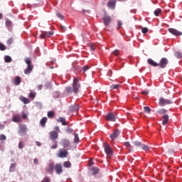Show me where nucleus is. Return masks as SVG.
Here are the masks:
<instances>
[{
  "label": "nucleus",
  "mask_w": 182,
  "mask_h": 182,
  "mask_svg": "<svg viewBox=\"0 0 182 182\" xmlns=\"http://www.w3.org/2000/svg\"><path fill=\"white\" fill-rule=\"evenodd\" d=\"M80 78L79 77H75L73 79V87H67L65 91L67 93H77L80 89V83L79 82Z\"/></svg>",
  "instance_id": "1"
},
{
  "label": "nucleus",
  "mask_w": 182,
  "mask_h": 182,
  "mask_svg": "<svg viewBox=\"0 0 182 182\" xmlns=\"http://www.w3.org/2000/svg\"><path fill=\"white\" fill-rule=\"evenodd\" d=\"M25 62L28 66L27 68L24 70V73L25 75H29L33 69V66L31 65L32 61H31V58H26Z\"/></svg>",
  "instance_id": "2"
},
{
  "label": "nucleus",
  "mask_w": 182,
  "mask_h": 182,
  "mask_svg": "<svg viewBox=\"0 0 182 182\" xmlns=\"http://www.w3.org/2000/svg\"><path fill=\"white\" fill-rule=\"evenodd\" d=\"M167 65H168V59L166 58H162L158 63V66L160 69H166V68H167Z\"/></svg>",
  "instance_id": "3"
},
{
  "label": "nucleus",
  "mask_w": 182,
  "mask_h": 182,
  "mask_svg": "<svg viewBox=\"0 0 182 182\" xmlns=\"http://www.w3.org/2000/svg\"><path fill=\"white\" fill-rule=\"evenodd\" d=\"M171 103H173V101H171V100H166L163 97L159 98V105L162 107L166 106V105H171Z\"/></svg>",
  "instance_id": "4"
},
{
  "label": "nucleus",
  "mask_w": 182,
  "mask_h": 182,
  "mask_svg": "<svg viewBox=\"0 0 182 182\" xmlns=\"http://www.w3.org/2000/svg\"><path fill=\"white\" fill-rule=\"evenodd\" d=\"M26 132H28V127H26V125H19L18 133L20 134V136H25V134H26Z\"/></svg>",
  "instance_id": "5"
},
{
  "label": "nucleus",
  "mask_w": 182,
  "mask_h": 182,
  "mask_svg": "<svg viewBox=\"0 0 182 182\" xmlns=\"http://www.w3.org/2000/svg\"><path fill=\"white\" fill-rule=\"evenodd\" d=\"M53 35V32L52 31H43L42 33L39 36V38L41 39H46V38H50Z\"/></svg>",
  "instance_id": "6"
},
{
  "label": "nucleus",
  "mask_w": 182,
  "mask_h": 182,
  "mask_svg": "<svg viewBox=\"0 0 182 182\" xmlns=\"http://www.w3.org/2000/svg\"><path fill=\"white\" fill-rule=\"evenodd\" d=\"M168 31L170 33H171L174 36H181V35H182V32L178 31V30H177L176 28H168Z\"/></svg>",
  "instance_id": "7"
},
{
  "label": "nucleus",
  "mask_w": 182,
  "mask_h": 182,
  "mask_svg": "<svg viewBox=\"0 0 182 182\" xmlns=\"http://www.w3.org/2000/svg\"><path fill=\"white\" fill-rule=\"evenodd\" d=\"M104 149L108 156H110L111 154H113V151H112V148H110V146L107 143H104Z\"/></svg>",
  "instance_id": "8"
},
{
  "label": "nucleus",
  "mask_w": 182,
  "mask_h": 182,
  "mask_svg": "<svg viewBox=\"0 0 182 182\" xmlns=\"http://www.w3.org/2000/svg\"><path fill=\"white\" fill-rule=\"evenodd\" d=\"M106 120H108V122H116V115L113 112H109L106 116Z\"/></svg>",
  "instance_id": "9"
},
{
  "label": "nucleus",
  "mask_w": 182,
  "mask_h": 182,
  "mask_svg": "<svg viewBox=\"0 0 182 182\" xmlns=\"http://www.w3.org/2000/svg\"><path fill=\"white\" fill-rule=\"evenodd\" d=\"M120 134V131L119 129H116L112 134L109 135L111 140H116L119 137Z\"/></svg>",
  "instance_id": "10"
},
{
  "label": "nucleus",
  "mask_w": 182,
  "mask_h": 182,
  "mask_svg": "<svg viewBox=\"0 0 182 182\" xmlns=\"http://www.w3.org/2000/svg\"><path fill=\"white\" fill-rule=\"evenodd\" d=\"M49 136H50V140H52L53 141H55V140L58 139L59 135L56 131H53L49 133Z\"/></svg>",
  "instance_id": "11"
},
{
  "label": "nucleus",
  "mask_w": 182,
  "mask_h": 182,
  "mask_svg": "<svg viewBox=\"0 0 182 182\" xmlns=\"http://www.w3.org/2000/svg\"><path fill=\"white\" fill-rule=\"evenodd\" d=\"M102 21L105 26H109L110 22H112V18L109 16H105L103 17Z\"/></svg>",
  "instance_id": "12"
},
{
  "label": "nucleus",
  "mask_w": 182,
  "mask_h": 182,
  "mask_svg": "<svg viewBox=\"0 0 182 182\" xmlns=\"http://www.w3.org/2000/svg\"><path fill=\"white\" fill-rule=\"evenodd\" d=\"M107 6L109 9H114V6H116V0H109Z\"/></svg>",
  "instance_id": "13"
},
{
  "label": "nucleus",
  "mask_w": 182,
  "mask_h": 182,
  "mask_svg": "<svg viewBox=\"0 0 182 182\" xmlns=\"http://www.w3.org/2000/svg\"><path fill=\"white\" fill-rule=\"evenodd\" d=\"M12 120L13 122H14V123H19L22 122V117H21L20 114H16L13 116Z\"/></svg>",
  "instance_id": "14"
},
{
  "label": "nucleus",
  "mask_w": 182,
  "mask_h": 182,
  "mask_svg": "<svg viewBox=\"0 0 182 182\" xmlns=\"http://www.w3.org/2000/svg\"><path fill=\"white\" fill-rule=\"evenodd\" d=\"M63 172V169H62V164H57L55 165V173H57V174H62Z\"/></svg>",
  "instance_id": "15"
},
{
  "label": "nucleus",
  "mask_w": 182,
  "mask_h": 182,
  "mask_svg": "<svg viewBox=\"0 0 182 182\" xmlns=\"http://www.w3.org/2000/svg\"><path fill=\"white\" fill-rule=\"evenodd\" d=\"M68 154H69L68 151H60L58 157H60V159H65V157H68Z\"/></svg>",
  "instance_id": "16"
},
{
  "label": "nucleus",
  "mask_w": 182,
  "mask_h": 182,
  "mask_svg": "<svg viewBox=\"0 0 182 182\" xmlns=\"http://www.w3.org/2000/svg\"><path fill=\"white\" fill-rule=\"evenodd\" d=\"M168 123V114H164L162 116V124L164 126H166Z\"/></svg>",
  "instance_id": "17"
},
{
  "label": "nucleus",
  "mask_w": 182,
  "mask_h": 182,
  "mask_svg": "<svg viewBox=\"0 0 182 182\" xmlns=\"http://www.w3.org/2000/svg\"><path fill=\"white\" fill-rule=\"evenodd\" d=\"M21 82H22V80L21 79V77L16 76L14 80V84L16 86H19L21 85Z\"/></svg>",
  "instance_id": "18"
},
{
  "label": "nucleus",
  "mask_w": 182,
  "mask_h": 182,
  "mask_svg": "<svg viewBox=\"0 0 182 182\" xmlns=\"http://www.w3.org/2000/svg\"><path fill=\"white\" fill-rule=\"evenodd\" d=\"M147 63H149V65H151V66H154V68L159 66V63H156L151 58L148 59Z\"/></svg>",
  "instance_id": "19"
},
{
  "label": "nucleus",
  "mask_w": 182,
  "mask_h": 182,
  "mask_svg": "<svg viewBox=\"0 0 182 182\" xmlns=\"http://www.w3.org/2000/svg\"><path fill=\"white\" fill-rule=\"evenodd\" d=\"M19 100H21V102H23V103H24V105H28V103L31 102V100H29V99H28L23 96H20Z\"/></svg>",
  "instance_id": "20"
},
{
  "label": "nucleus",
  "mask_w": 182,
  "mask_h": 182,
  "mask_svg": "<svg viewBox=\"0 0 182 182\" xmlns=\"http://www.w3.org/2000/svg\"><path fill=\"white\" fill-rule=\"evenodd\" d=\"M62 144L65 149L68 148L69 146H70V142L69 141V139H63Z\"/></svg>",
  "instance_id": "21"
},
{
  "label": "nucleus",
  "mask_w": 182,
  "mask_h": 182,
  "mask_svg": "<svg viewBox=\"0 0 182 182\" xmlns=\"http://www.w3.org/2000/svg\"><path fill=\"white\" fill-rule=\"evenodd\" d=\"M48 122V118L47 117H43L41 121H40V125L41 127H45L46 126V122Z\"/></svg>",
  "instance_id": "22"
},
{
  "label": "nucleus",
  "mask_w": 182,
  "mask_h": 182,
  "mask_svg": "<svg viewBox=\"0 0 182 182\" xmlns=\"http://www.w3.org/2000/svg\"><path fill=\"white\" fill-rule=\"evenodd\" d=\"M58 123H62L63 126H68V123L66 122V119L63 117H60L57 119Z\"/></svg>",
  "instance_id": "23"
},
{
  "label": "nucleus",
  "mask_w": 182,
  "mask_h": 182,
  "mask_svg": "<svg viewBox=\"0 0 182 182\" xmlns=\"http://www.w3.org/2000/svg\"><path fill=\"white\" fill-rule=\"evenodd\" d=\"M79 105H72L71 107H70V112H77V110H79Z\"/></svg>",
  "instance_id": "24"
},
{
  "label": "nucleus",
  "mask_w": 182,
  "mask_h": 182,
  "mask_svg": "<svg viewBox=\"0 0 182 182\" xmlns=\"http://www.w3.org/2000/svg\"><path fill=\"white\" fill-rule=\"evenodd\" d=\"M54 169H55V165L53 164V163H50L46 171L49 173L50 171H53Z\"/></svg>",
  "instance_id": "25"
},
{
  "label": "nucleus",
  "mask_w": 182,
  "mask_h": 182,
  "mask_svg": "<svg viewBox=\"0 0 182 182\" xmlns=\"http://www.w3.org/2000/svg\"><path fill=\"white\" fill-rule=\"evenodd\" d=\"M175 58H177V59H182V53L180 51H176L174 53Z\"/></svg>",
  "instance_id": "26"
},
{
  "label": "nucleus",
  "mask_w": 182,
  "mask_h": 182,
  "mask_svg": "<svg viewBox=\"0 0 182 182\" xmlns=\"http://www.w3.org/2000/svg\"><path fill=\"white\" fill-rule=\"evenodd\" d=\"M91 171H92V174L95 176V174L99 173L100 170H99V168L97 167H92L91 168Z\"/></svg>",
  "instance_id": "27"
},
{
  "label": "nucleus",
  "mask_w": 182,
  "mask_h": 182,
  "mask_svg": "<svg viewBox=\"0 0 182 182\" xmlns=\"http://www.w3.org/2000/svg\"><path fill=\"white\" fill-rule=\"evenodd\" d=\"M63 166L66 168H70V167H72V164L70 163V161H67L64 162Z\"/></svg>",
  "instance_id": "28"
},
{
  "label": "nucleus",
  "mask_w": 182,
  "mask_h": 182,
  "mask_svg": "<svg viewBox=\"0 0 182 182\" xmlns=\"http://www.w3.org/2000/svg\"><path fill=\"white\" fill-rule=\"evenodd\" d=\"M4 60L6 63H11V62H12V58H11V56L9 55H6L4 58Z\"/></svg>",
  "instance_id": "29"
},
{
  "label": "nucleus",
  "mask_w": 182,
  "mask_h": 182,
  "mask_svg": "<svg viewBox=\"0 0 182 182\" xmlns=\"http://www.w3.org/2000/svg\"><path fill=\"white\" fill-rule=\"evenodd\" d=\"M15 167H16V164H11L10 165V168H9L10 173H13V171H15Z\"/></svg>",
  "instance_id": "30"
},
{
  "label": "nucleus",
  "mask_w": 182,
  "mask_h": 182,
  "mask_svg": "<svg viewBox=\"0 0 182 182\" xmlns=\"http://www.w3.org/2000/svg\"><path fill=\"white\" fill-rule=\"evenodd\" d=\"M133 144L136 146V147H139V149H141V146H143V144L140 141H134Z\"/></svg>",
  "instance_id": "31"
},
{
  "label": "nucleus",
  "mask_w": 182,
  "mask_h": 182,
  "mask_svg": "<svg viewBox=\"0 0 182 182\" xmlns=\"http://www.w3.org/2000/svg\"><path fill=\"white\" fill-rule=\"evenodd\" d=\"M74 143H79L80 139H79V135L77 134H74Z\"/></svg>",
  "instance_id": "32"
},
{
  "label": "nucleus",
  "mask_w": 182,
  "mask_h": 182,
  "mask_svg": "<svg viewBox=\"0 0 182 182\" xmlns=\"http://www.w3.org/2000/svg\"><path fill=\"white\" fill-rule=\"evenodd\" d=\"M154 14L155 16H159V15H160V14H161V10L160 9H157L156 10H155L154 11Z\"/></svg>",
  "instance_id": "33"
},
{
  "label": "nucleus",
  "mask_w": 182,
  "mask_h": 182,
  "mask_svg": "<svg viewBox=\"0 0 182 182\" xmlns=\"http://www.w3.org/2000/svg\"><path fill=\"white\" fill-rule=\"evenodd\" d=\"M142 150H144L145 151H149L150 150V148L147 145L142 144V146L141 147Z\"/></svg>",
  "instance_id": "34"
},
{
  "label": "nucleus",
  "mask_w": 182,
  "mask_h": 182,
  "mask_svg": "<svg viewBox=\"0 0 182 182\" xmlns=\"http://www.w3.org/2000/svg\"><path fill=\"white\" fill-rule=\"evenodd\" d=\"M47 116L50 119H52V117H53V116H55V112H53V111H50V112H48Z\"/></svg>",
  "instance_id": "35"
},
{
  "label": "nucleus",
  "mask_w": 182,
  "mask_h": 182,
  "mask_svg": "<svg viewBox=\"0 0 182 182\" xmlns=\"http://www.w3.org/2000/svg\"><path fill=\"white\" fill-rule=\"evenodd\" d=\"M157 113H159L160 114H166V113H167V110L164 109H161L157 111Z\"/></svg>",
  "instance_id": "36"
},
{
  "label": "nucleus",
  "mask_w": 182,
  "mask_h": 182,
  "mask_svg": "<svg viewBox=\"0 0 182 182\" xmlns=\"http://www.w3.org/2000/svg\"><path fill=\"white\" fill-rule=\"evenodd\" d=\"M119 87H120V85L117 84V85H112L110 86V89H112V90L114 89H119Z\"/></svg>",
  "instance_id": "37"
},
{
  "label": "nucleus",
  "mask_w": 182,
  "mask_h": 182,
  "mask_svg": "<svg viewBox=\"0 0 182 182\" xmlns=\"http://www.w3.org/2000/svg\"><path fill=\"white\" fill-rule=\"evenodd\" d=\"M144 110L146 112V113H150L151 112V109H150L149 107H144Z\"/></svg>",
  "instance_id": "38"
},
{
  "label": "nucleus",
  "mask_w": 182,
  "mask_h": 182,
  "mask_svg": "<svg viewBox=\"0 0 182 182\" xmlns=\"http://www.w3.org/2000/svg\"><path fill=\"white\" fill-rule=\"evenodd\" d=\"M6 50V46L2 44V43H0V50Z\"/></svg>",
  "instance_id": "39"
},
{
  "label": "nucleus",
  "mask_w": 182,
  "mask_h": 182,
  "mask_svg": "<svg viewBox=\"0 0 182 182\" xmlns=\"http://www.w3.org/2000/svg\"><path fill=\"white\" fill-rule=\"evenodd\" d=\"M29 97H31L32 99H35L36 96V92H30L28 95Z\"/></svg>",
  "instance_id": "40"
},
{
  "label": "nucleus",
  "mask_w": 182,
  "mask_h": 182,
  "mask_svg": "<svg viewBox=\"0 0 182 182\" xmlns=\"http://www.w3.org/2000/svg\"><path fill=\"white\" fill-rule=\"evenodd\" d=\"M83 73H85V72H87L89 70V65H85L82 67Z\"/></svg>",
  "instance_id": "41"
},
{
  "label": "nucleus",
  "mask_w": 182,
  "mask_h": 182,
  "mask_svg": "<svg viewBox=\"0 0 182 182\" xmlns=\"http://www.w3.org/2000/svg\"><path fill=\"white\" fill-rule=\"evenodd\" d=\"M141 32L142 33H147V32H149V28H147L146 27H144L141 29Z\"/></svg>",
  "instance_id": "42"
},
{
  "label": "nucleus",
  "mask_w": 182,
  "mask_h": 182,
  "mask_svg": "<svg viewBox=\"0 0 182 182\" xmlns=\"http://www.w3.org/2000/svg\"><path fill=\"white\" fill-rule=\"evenodd\" d=\"M41 182H50V178H49L48 176H46Z\"/></svg>",
  "instance_id": "43"
},
{
  "label": "nucleus",
  "mask_w": 182,
  "mask_h": 182,
  "mask_svg": "<svg viewBox=\"0 0 182 182\" xmlns=\"http://www.w3.org/2000/svg\"><path fill=\"white\" fill-rule=\"evenodd\" d=\"M0 140H2V141L6 140V136H5L3 134H0Z\"/></svg>",
  "instance_id": "44"
},
{
  "label": "nucleus",
  "mask_w": 182,
  "mask_h": 182,
  "mask_svg": "<svg viewBox=\"0 0 182 182\" xmlns=\"http://www.w3.org/2000/svg\"><path fill=\"white\" fill-rule=\"evenodd\" d=\"M23 146H25V144L23 143V141H20L18 144V148L22 149Z\"/></svg>",
  "instance_id": "45"
},
{
  "label": "nucleus",
  "mask_w": 182,
  "mask_h": 182,
  "mask_svg": "<svg viewBox=\"0 0 182 182\" xmlns=\"http://www.w3.org/2000/svg\"><path fill=\"white\" fill-rule=\"evenodd\" d=\"M66 132H67V133H68L69 134H70L73 133V129H72V128H68Z\"/></svg>",
  "instance_id": "46"
},
{
  "label": "nucleus",
  "mask_w": 182,
  "mask_h": 182,
  "mask_svg": "<svg viewBox=\"0 0 182 182\" xmlns=\"http://www.w3.org/2000/svg\"><path fill=\"white\" fill-rule=\"evenodd\" d=\"M13 42H14V39L9 38V39L7 41V45H12Z\"/></svg>",
  "instance_id": "47"
},
{
  "label": "nucleus",
  "mask_w": 182,
  "mask_h": 182,
  "mask_svg": "<svg viewBox=\"0 0 182 182\" xmlns=\"http://www.w3.org/2000/svg\"><path fill=\"white\" fill-rule=\"evenodd\" d=\"M56 16H58V18H60V19H63V15H62V14L57 13Z\"/></svg>",
  "instance_id": "48"
},
{
  "label": "nucleus",
  "mask_w": 182,
  "mask_h": 182,
  "mask_svg": "<svg viewBox=\"0 0 182 182\" xmlns=\"http://www.w3.org/2000/svg\"><path fill=\"white\" fill-rule=\"evenodd\" d=\"M112 53L114 55V56H119V50H114Z\"/></svg>",
  "instance_id": "49"
},
{
  "label": "nucleus",
  "mask_w": 182,
  "mask_h": 182,
  "mask_svg": "<svg viewBox=\"0 0 182 182\" xmlns=\"http://www.w3.org/2000/svg\"><path fill=\"white\" fill-rule=\"evenodd\" d=\"M124 146H125V147H130V142L129 141L124 142Z\"/></svg>",
  "instance_id": "50"
},
{
  "label": "nucleus",
  "mask_w": 182,
  "mask_h": 182,
  "mask_svg": "<svg viewBox=\"0 0 182 182\" xmlns=\"http://www.w3.org/2000/svg\"><path fill=\"white\" fill-rule=\"evenodd\" d=\"M120 28H122V21H118V26H117V29H120Z\"/></svg>",
  "instance_id": "51"
},
{
  "label": "nucleus",
  "mask_w": 182,
  "mask_h": 182,
  "mask_svg": "<svg viewBox=\"0 0 182 182\" xmlns=\"http://www.w3.org/2000/svg\"><path fill=\"white\" fill-rule=\"evenodd\" d=\"M112 75H113V71H112V70H109L107 76L112 77Z\"/></svg>",
  "instance_id": "52"
},
{
  "label": "nucleus",
  "mask_w": 182,
  "mask_h": 182,
  "mask_svg": "<svg viewBox=\"0 0 182 182\" xmlns=\"http://www.w3.org/2000/svg\"><path fill=\"white\" fill-rule=\"evenodd\" d=\"M93 164H95V162H93V160L90 159L89 161L88 165L89 166H93Z\"/></svg>",
  "instance_id": "53"
},
{
  "label": "nucleus",
  "mask_w": 182,
  "mask_h": 182,
  "mask_svg": "<svg viewBox=\"0 0 182 182\" xmlns=\"http://www.w3.org/2000/svg\"><path fill=\"white\" fill-rule=\"evenodd\" d=\"M142 95H149V90H146L141 92Z\"/></svg>",
  "instance_id": "54"
},
{
  "label": "nucleus",
  "mask_w": 182,
  "mask_h": 182,
  "mask_svg": "<svg viewBox=\"0 0 182 182\" xmlns=\"http://www.w3.org/2000/svg\"><path fill=\"white\" fill-rule=\"evenodd\" d=\"M90 48L91 49V50H95V46H93V44H90Z\"/></svg>",
  "instance_id": "55"
},
{
  "label": "nucleus",
  "mask_w": 182,
  "mask_h": 182,
  "mask_svg": "<svg viewBox=\"0 0 182 182\" xmlns=\"http://www.w3.org/2000/svg\"><path fill=\"white\" fill-rule=\"evenodd\" d=\"M33 163H34V164H38L39 160H38V159H34Z\"/></svg>",
  "instance_id": "56"
},
{
  "label": "nucleus",
  "mask_w": 182,
  "mask_h": 182,
  "mask_svg": "<svg viewBox=\"0 0 182 182\" xmlns=\"http://www.w3.org/2000/svg\"><path fill=\"white\" fill-rule=\"evenodd\" d=\"M61 30L63 31V32H65V31H66V27L64 26H61Z\"/></svg>",
  "instance_id": "57"
},
{
  "label": "nucleus",
  "mask_w": 182,
  "mask_h": 182,
  "mask_svg": "<svg viewBox=\"0 0 182 182\" xmlns=\"http://www.w3.org/2000/svg\"><path fill=\"white\" fill-rule=\"evenodd\" d=\"M42 87H43L42 85H39L37 86V88L38 90H42Z\"/></svg>",
  "instance_id": "58"
},
{
  "label": "nucleus",
  "mask_w": 182,
  "mask_h": 182,
  "mask_svg": "<svg viewBox=\"0 0 182 182\" xmlns=\"http://www.w3.org/2000/svg\"><path fill=\"white\" fill-rule=\"evenodd\" d=\"M36 146H38V147H41V146H42V144H41V142H39V141H36Z\"/></svg>",
  "instance_id": "59"
},
{
  "label": "nucleus",
  "mask_w": 182,
  "mask_h": 182,
  "mask_svg": "<svg viewBox=\"0 0 182 182\" xmlns=\"http://www.w3.org/2000/svg\"><path fill=\"white\" fill-rule=\"evenodd\" d=\"M51 149H58V144H54L51 146Z\"/></svg>",
  "instance_id": "60"
},
{
  "label": "nucleus",
  "mask_w": 182,
  "mask_h": 182,
  "mask_svg": "<svg viewBox=\"0 0 182 182\" xmlns=\"http://www.w3.org/2000/svg\"><path fill=\"white\" fill-rule=\"evenodd\" d=\"M4 129H5V126L0 124V130H4Z\"/></svg>",
  "instance_id": "61"
},
{
  "label": "nucleus",
  "mask_w": 182,
  "mask_h": 182,
  "mask_svg": "<svg viewBox=\"0 0 182 182\" xmlns=\"http://www.w3.org/2000/svg\"><path fill=\"white\" fill-rule=\"evenodd\" d=\"M22 117H23V119H26V117H27L26 114H22Z\"/></svg>",
  "instance_id": "62"
},
{
  "label": "nucleus",
  "mask_w": 182,
  "mask_h": 182,
  "mask_svg": "<svg viewBox=\"0 0 182 182\" xmlns=\"http://www.w3.org/2000/svg\"><path fill=\"white\" fill-rule=\"evenodd\" d=\"M55 129L57 130V132H60L59 127H55Z\"/></svg>",
  "instance_id": "63"
},
{
  "label": "nucleus",
  "mask_w": 182,
  "mask_h": 182,
  "mask_svg": "<svg viewBox=\"0 0 182 182\" xmlns=\"http://www.w3.org/2000/svg\"><path fill=\"white\" fill-rule=\"evenodd\" d=\"M0 19H2V14H0Z\"/></svg>",
  "instance_id": "64"
}]
</instances>
